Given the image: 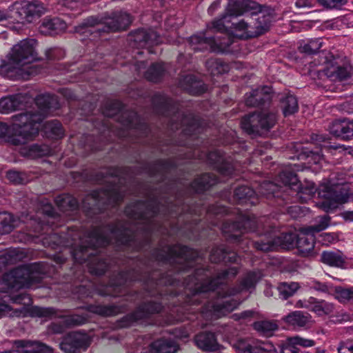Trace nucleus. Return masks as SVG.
<instances>
[{
	"instance_id": "1",
	"label": "nucleus",
	"mask_w": 353,
	"mask_h": 353,
	"mask_svg": "<svg viewBox=\"0 0 353 353\" xmlns=\"http://www.w3.org/2000/svg\"><path fill=\"white\" fill-rule=\"evenodd\" d=\"M272 20L270 11L252 0H229L225 14L214 21L210 28L223 36L213 38L208 32H200L190 37L188 43L194 51L228 53L233 37H257L268 30Z\"/></svg>"
},
{
	"instance_id": "2",
	"label": "nucleus",
	"mask_w": 353,
	"mask_h": 353,
	"mask_svg": "<svg viewBox=\"0 0 353 353\" xmlns=\"http://www.w3.org/2000/svg\"><path fill=\"white\" fill-rule=\"evenodd\" d=\"M237 272L236 268H230L220 272L215 279L196 288L197 292L194 294V301L200 299L203 293L216 294V300L208 302L205 305V310L210 312L212 317L220 318L233 311L242 302L241 300L234 296L241 292L254 289L256 283L262 277V274L259 271L250 272L244 276L239 286L229 289L227 285L228 280L230 278H234Z\"/></svg>"
},
{
	"instance_id": "3",
	"label": "nucleus",
	"mask_w": 353,
	"mask_h": 353,
	"mask_svg": "<svg viewBox=\"0 0 353 353\" xmlns=\"http://www.w3.org/2000/svg\"><path fill=\"white\" fill-rule=\"evenodd\" d=\"M55 103L57 99L53 96L49 94L39 95L35 99L39 112L16 114L13 116L10 125L0 122V137H8L14 145L24 144L32 140L38 134L44 116L54 108Z\"/></svg>"
},
{
	"instance_id": "4",
	"label": "nucleus",
	"mask_w": 353,
	"mask_h": 353,
	"mask_svg": "<svg viewBox=\"0 0 353 353\" xmlns=\"http://www.w3.org/2000/svg\"><path fill=\"white\" fill-rule=\"evenodd\" d=\"M43 273L40 263L15 268L0 278V292L8 293L9 299L14 303L29 305L31 299L28 294L19 293L14 295L13 293L21 288L33 287L34 283L42 279Z\"/></svg>"
},
{
	"instance_id": "5",
	"label": "nucleus",
	"mask_w": 353,
	"mask_h": 353,
	"mask_svg": "<svg viewBox=\"0 0 353 353\" xmlns=\"http://www.w3.org/2000/svg\"><path fill=\"white\" fill-rule=\"evenodd\" d=\"M34 39H24L14 45L7 56V61L0 66V74L10 79L24 78L34 73L30 65L37 59Z\"/></svg>"
},
{
	"instance_id": "6",
	"label": "nucleus",
	"mask_w": 353,
	"mask_h": 353,
	"mask_svg": "<svg viewBox=\"0 0 353 353\" xmlns=\"http://www.w3.org/2000/svg\"><path fill=\"white\" fill-rule=\"evenodd\" d=\"M318 197L321 199L316 205L325 212L336 208L339 204L345 203L349 197V187L346 181H335L334 178L325 180L317 190Z\"/></svg>"
},
{
	"instance_id": "7",
	"label": "nucleus",
	"mask_w": 353,
	"mask_h": 353,
	"mask_svg": "<svg viewBox=\"0 0 353 353\" xmlns=\"http://www.w3.org/2000/svg\"><path fill=\"white\" fill-rule=\"evenodd\" d=\"M275 122L276 115L264 111L243 117L241 125L248 134H261V130H268L272 128Z\"/></svg>"
},
{
	"instance_id": "8",
	"label": "nucleus",
	"mask_w": 353,
	"mask_h": 353,
	"mask_svg": "<svg viewBox=\"0 0 353 353\" xmlns=\"http://www.w3.org/2000/svg\"><path fill=\"white\" fill-rule=\"evenodd\" d=\"M11 11L21 19L32 21L39 18L47 11L45 5L37 0L17 1L11 6Z\"/></svg>"
},
{
	"instance_id": "9",
	"label": "nucleus",
	"mask_w": 353,
	"mask_h": 353,
	"mask_svg": "<svg viewBox=\"0 0 353 353\" xmlns=\"http://www.w3.org/2000/svg\"><path fill=\"white\" fill-rule=\"evenodd\" d=\"M255 225V221L245 215L241 214L238 221L223 224V232L227 234L230 241H241L240 236L245 232L251 231Z\"/></svg>"
},
{
	"instance_id": "10",
	"label": "nucleus",
	"mask_w": 353,
	"mask_h": 353,
	"mask_svg": "<svg viewBox=\"0 0 353 353\" xmlns=\"http://www.w3.org/2000/svg\"><path fill=\"white\" fill-rule=\"evenodd\" d=\"M297 236L293 233H283L280 236L274 238L273 240L268 241L264 243L263 241L248 242L257 250L268 252L281 247L283 249H290L296 245Z\"/></svg>"
},
{
	"instance_id": "11",
	"label": "nucleus",
	"mask_w": 353,
	"mask_h": 353,
	"mask_svg": "<svg viewBox=\"0 0 353 353\" xmlns=\"http://www.w3.org/2000/svg\"><path fill=\"white\" fill-rule=\"evenodd\" d=\"M322 72L332 81L353 82V67L350 64L339 65L328 63L322 70Z\"/></svg>"
},
{
	"instance_id": "12",
	"label": "nucleus",
	"mask_w": 353,
	"mask_h": 353,
	"mask_svg": "<svg viewBox=\"0 0 353 353\" xmlns=\"http://www.w3.org/2000/svg\"><path fill=\"white\" fill-rule=\"evenodd\" d=\"M89 336L81 332L68 334L60 344L61 349L68 353H73L77 350H85L90 345Z\"/></svg>"
},
{
	"instance_id": "13",
	"label": "nucleus",
	"mask_w": 353,
	"mask_h": 353,
	"mask_svg": "<svg viewBox=\"0 0 353 353\" xmlns=\"http://www.w3.org/2000/svg\"><path fill=\"white\" fill-rule=\"evenodd\" d=\"M14 348L10 351L1 353H52L50 347L38 341H15Z\"/></svg>"
},
{
	"instance_id": "14",
	"label": "nucleus",
	"mask_w": 353,
	"mask_h": 353,
	"mask_svg": "<svg viewBox=\"0 0 353 353\" xmlns=\"http://www.w3.org/2000/svg\"><path fill=\"white\" fill-rule=\"evenodd\" d=\"M133 39L139 48H147L149 53L152 51L150 48L154 45L159 44L161 41L159 36L153 30L139 29L134 32Z\"/></svg>"
},
{
	"instance_id": "15",
	"label": "nucleus",
	"mask_w": 353,
	"mask_h": 353,
	"mask_svg": "<svg viewBox=\"0 0 353 353\" xmlns=\"http://www.w3.org/2000/svg\"><path fill=\"white\" fill-rule=\"evenodd\" d=\"M296 245L301 254L304 256L311 255L314 247V233L307 231L306 228H303L297 236Z\"/></svg>"
},
{
	"instance_id": "16",
	"label": "nucleus",
	"mask_w": 353,
	"mask_h": 353,
	"mask_svg": "<svg viewBox=\"0 0 353 353\" xmlns=\"http://www.w3.org/2000/svg\"><path fill=\"white\" fill-rule=\"evenodd\" d=\"M272 88L269 86H263L252 90L245 99V103L248 106H258L270 101L272 99Z\"/></svg>"
},
{
	"instance_id": "17",
	"label": "nucleus",
	"mask_w": 353,
	"mask_h": 353,
	"mask_svg": "<svg viewBox=\"0 0 353 353\" xmlns=\"http://www.w3.org/2000/svg\"><path fill=\"white\" fill-rule=\"evenodd\" d=\"M194 343L200 350L206 352H214L220 349L215 335L212 332H201L194 338Z\"/></svg>"
},
{
	"instance_id": "18",
	"label": "nucleus",
	"mask_w": 353,
	"mask_h": 353,
	"mask_svg": "<svg viewBox=\"0 0 353 353\" xmlns=\"http://www.w3.org/2000/svg\"><path fill=\"white\" fill-rule=\"evenodd\" d=\"M66 28V23L60 18H45L39 26V31L45 35H54L63 32Z\"/></svg>"
},
{
	"instance_id": "19",
	"label": "nucleus",
	"mask_w": 353,
	"mask_h": 353,
	"mask_svg": "<svg viewBox=\"0 0 353 353\" xmlns=\"http://www.w3.org/2000/svg\"><path fill=\"white\" fill-rule=\"evenodd\" d=\"M284 321L293 328L309 326L313 323L310 314L301 311H294L284 317Z\"/></svg>"
},
{
	"instance_id": "20",
	"label": "nucleus",
	"mask_w": 353,
	"mask_h": 353,
	"mask_svg": "<svg viewBox=\"0 0 353 353\" xmlns=\"http://www.w3.org/2000/svg\"><path fill=\"white\" fill-rule=\"evenodd\" d=\"M232 347L239 353H265V348L253 339H238Z\"/></svg>"
},
{
	"instance_id": "21",
	"label": "nucleus",
	"mask_w": 353,
	"mask_h": 353,
	"mask_svg": "<svg viewBox=\"0 0 353 353\" xmlns=\"http://www.w3.org/2000/svg\"><path fill=\"white\" fill-rule=\"evenodd\" d=\"M321 261L330 266L345 268H347L346 258L341 252L325 251L321 254Z\"/></svg>"
},
{
	"instance_id": "22",
	"label": "nucleus",
	"mask_w": 353,
	"mask_h": 353,
	"mask_svg": "<svg viewBox=\"0 0 353 353\" xmlns=\"http://www.w3.org/2000/svg\"><path fill=\"white\" fill-rule=\"evenodd\" d=\"M181 87L192 94H200L206 90V85L193 75L185 76L181 82Z\"/></svg>"
},
{
	"instance_id": "23",
	"label": "nucleus",
	"mask_w": 353,
	"mask_h": 353,
	"mask_svg": "<svg viewBox=\"0 0 353 353\" xmlns=\"http://www.w3.org/2000/svg\"><path fill=\"white\" fill-rule=\"evenodd\" d=\"M311 300L310 311L315 313L318 316H330L334 312L335 307L333 303L314 297H312Z\"/></svg>"
},
{
	"instance_id": "24",
	"label": "nucleus",
	"mask_w": 353,
	"mask_h": 353,
	"mask_svg": "<svg viewBox=\"0 0 353 353\" xmlns=\"http://www.w3.org/2000/svg\"><path fill=\"white\" fill-rule=\"evenodd\" d=\"M179 350V345L170 339H160L151 345L152 353H175Z\"/></svg>"
},
{
	"instance_id": "25",
	"label": "nucleus",
	"mask_w": 353,
	"mask_h": 353,
	"mask_svg": "<svg viewBox=\"0 0 353 353\" xmlns=\"http://www.w3.org/2000/svg\"><path fill=\"white\" fill-rule=\"evenodd\" d=\"M239 258V256L235 252H227L222 248L213 250L210 256V259L213 263H219L221 261L236 263Z\"/></svg>"
},
{
	"instance_id": "26",
	"label": "nucleus",
	"mask_w": 353,
	"mask_h": 353,
	"mask_svg": "<svg viewBox=\"0 0 353 353\" xmlns=\"http://www.w3.org/2000/svg\"><path fill=\"white\" fill-rule=\"evenodd\" d=\"M131 22V17L128 13H115L112 16V32L124 30L130 26Z\"/></svg>"
},
{
	"instance_id": "27",
	"label": "nucleus",
	"mask_w": 353,
	"mask_h": 353,
	"mask_svg": "<svg viewBox=\"0 0 353 353\" xmlns=\"http://www.w3.org/2000/svg\"><path fill=\"white\" fill-rule=\"evenodd\" d=\"M21 97L18 95L3 97L0 99V113L8 114L20 107Z\"/></svg>"
},
{
	"instance_id": "28",
	"label": "nucleus",
	"mask_w": 353,
	"mask_h": 353,
	"mask_svg": "<svg viewBox=\"0 0 353 353\" xmlns=\"http://www.w3.org/2000/svg\"><path fill=\"white\" fill-rule=\"evenodd\" d=\"M45 134L52 139H60L63 136L61 124L57 120L49 121L43 125Z\"/></svg>"
},
{
	"instance_id": "29",
	"label": "nucleus",
	"mask_w": 353,
	"mask_h": 353,
	"mask_svg": "<svg viewBox=\"0 0 353 353\" xmlns=\"http://www.w3.org/2000/svg\"><path fill=\"white\" fill-rule=\"evenodd\" d=\"M291 171L283 170L278 176L277 182L283 184V185H294L298 182V178L294 171L300 170L299 165L294 164L291 168Z\"/></svg>"
},
{
	"instance_id": "30",
	"label": "nucleus",
	"mask_w": 353,
	"mask_h": 353,
	"mask_svg": "<svg viewBox=\"0 0 353 353\" xmlns=\"http://www.w3.org/2000/svg\"><path fill=\"white\" fill-rule=\"evenodd\" d=\"M216 183V179L212 178L210 174H204L196 179L192 184V188L196 192H201L207 190L209 187L214 185Z\"/></svg>"
},
{
	"instance_id": "31",
	"label": "nucleus",
	"mask_w": 353,
	"mask_h": 353,
	"mask_svg": "<svg viewBox=\"0 0 353 353\" xmlns=\"http://www.w3.org/2000/svg\"><path fill=\"white\" fill-rule=\"evenodd\" d=\"M281 107L285 117L295 113L299 109L296 98L291 94H286L281 100Z\"/></svg>"
},
{
	"instance_id": "32",
	"label": "nucleus",
	"mask_w": 353,
	"mask_h": 353,
	"mask_svg": "<svg viewBox=\"0 0 353 353\" xmlns=\"http://www.w3.org/2000/svg\"><path fill=\"white\" fill-rule=\"evenodd\" d=\"M206 67L212 75L223 74L229 70L228 64L216 58H211L208 60Z\"/></svg>"
},
{
	"instance_id": "33",
	"label": "nucleus",
	"mask_w": 353,
	"mask_h": 353,
	"mask_svg": "<svg viewBox=\"0 0 353 353\" xmlns=\"http://www.w3.org/2000/svg\"><path fill=\"white\" fill-rule=\"evenodd\" d=\"M165 71V67L163 63H157L152 64L145 74V78L152 82L159 81Z\"/></svg>"
},
{
	"instance_id": "34",
	"label": "nucleus",
	"mask_w": 353,
	"mask_h": 353,
	"mask_svg": "<svg viewBox=\"0 0 353 353\" xmlns=\"http://www.w3.org/2000/svg\"><path fill=\"white\" fill-rule=\"evenodd\" d=\"M255 191L248 186H240L235 190L234 196L241 202L250 201V203L254 204V201H252V197L255 195Z\"/></svg>"
},
{
	"instance_id": "35",
	"label": "nucleus",
	"mask_w": 353,
	"mask_h": 353,
	"mask_svg": "<svg viewBox=\"0 0 353 353\" xmlns=\"http://www.w3.org/2000/svg\"><path fill=\"white\" fill-rule=\"evenodd\" d=\"M300 287L299 283L296 282H284L279 285L278 290L282 298L286 299L294 295Z\"/></svg>"
},
{
	"instance_id": "36",
	"label": "nucleus",
	"mask_w": 353,
	"mask_h": 353,
	"mask_svg": "<svg viewBox=\"0 0 353 353\" xmlns=\"http://www.w3.org/2000/svg\"><path fill=\"white\" fill-rule=\"evenodd\" d=\"M55 202L62 211L67 210L68 207L70 209H74L77 207V199L68 194H63L57 196L55 199Z\"/></svg>"
},
{
	"instance_id": "37",
	"label": "nucleus",
	"mask_w": 353,
	"mask_h": 353,
	"mask_svg": "<svg viewBox=\"0 0 353 353\" xmlns=\"http://www.w3.org/2000/svg\"><path fill=\"white\" fill-rule=\"evenodd\" d=\"M254 329L261 334L270 336L277 330L278 325L276 323L270 321L256 322L254 324Z\"/></svg>"
},
{
	"instance_id": "38",
	"label": "nucleus",
	"mask_w": 353,
	"mask_h": 353,
	"mask_svg": "<svg viewBox=\"0 0 353 353\" xmlns=\"http://www.w3.org/2000/svg\"><path fill=\"white\" fill-rule=\"evenodd\" d=\"M102 24V20L97 17H91L86 19L80 26L76 28L75 31L80 33H85L87 32H92L91 28L96 26H99Z\"/></svg>"
},
{
	"instance_id": "39",
	"label": "nucleus",
	"mask_w": 353,
	"mask_h": 353,
	"mask_svg": "<svg viewBox=\"0 0 353 353\" xmlns=\"http://www.w3.org/2000/svg\"><path fill=\"white\" fill-rule=\"evenodd\" d=\"M323 150H327V148L324 145H321V151H313L308 148H305L304 153L306 154L307 158L308 159V163L321 165L322 162L324 161L323 155L322 154V151Z\"/></svg>"
},
{
	"instance_id": "40",
	"label": "nucleus",
	"mask_w": 353,
	"mask_h": 353,
	"mask_svg": "<svg viewBox=\"0 0 353 353\" xmlns=\"http://www.w3.org/2000/svg\"><path fill=\"white\" fill-rule=\"evenodd\" d=\"M334 296L341 303L353 301V286L346 288L341 287L336 288Z\"/></svg>"
},
{
	"instance_id": "41",
	"label": "nucleus",
	"mask_w": 353,
	"mask_h": 353,
	"mask_svg": "<svg viewBox=\"0 0 353 353\" xmlns=\"http://www.w3.org/2000/svg\"><path fill=\"white\" fill-rule=\"evenodd\" d=\"M0 225L2 233H9L15 226L12 214L7 212L1 213Z\"/></svg>"
},
{
	"instance_id": "42",
	"label": "nucleus",
	"mask_w": 353,
	"mask_h": 353,
	"mask_svg": "<svg viewBox=\"0 0 353 353\" xmlns=\"http://www.w3.org/2000/svg\"><path fill=\"white\" fill-rule=\"evenodd\" d=\"M330 218L327 215L319 216L316 219V224L312 226L306 228L307 231L312 233L319 232L325 230L330 225Z\"/></svg>"
},
{
	"instance_id": "43",
	"label": "nucleus",
	"mask_w": 353,
	"mask_h": 353,
	"mask_svg": "<svg viewBox=\"0 0 353 353\" xmlns=\"http://www.w3.org/2000/svg\"><path fill=\"white\" fill-rule=\"evenodd\" d=\"M316 188L313 183H309L305 187H302L297 195L302 202H307L316 193Z\"/></svg>"
},
{
	"instance_id": "44",
	"label": "nucleus",
	"mask_w": 353,
	"mask_h": 353,
	"mask_svg": "<svg viewBox=\"0 0 353 353\" xmlns=\"http://www.w3.org/2000/svg\"><path fill=\"white\" fill-rule=\"evenodd\" d=\"M322 43L320 39H312L309 41L307 43L301 44L299 49L301 52L307 54H314L319 51L321 48Z\"/></svg>"
},
{
	"instance_id": "45",
	"label": "nucleus",
	"mask_w": 353,
	"mask_h": 353,
	"mask_svg": "<svg viewBox=\"0 0 353 353\" xmlns=\"http://www.w3.org/2000/svg\"><path fill=\"white\" fill-rule=\"evenodd\" d=\"M280 187L281 184L265 181L260 185L259 192L266 196L269 194H273L274 196Z\"/></svg>"
},
{
	"instance_id": "46",
	"label": "nucleus",
	"mask_w": 353,
	"mask_h": 353,
	"mask_svg": "<svg viewBox=\"0 0 353 353\" xmlns=\"http://www.w3.org/2000/svg\"><path fill=\"white\" fill-rule=\"evenodd\" d=\"M344 125L345 119L334 121L329 126V130L334 136L343 139Z\"/></svg>"
},
{
	"instance_id": "47",
	"label": "nucleus",
	"mask_w": 353,
	"mask_h": 353,
	"mask_svg": "<svg viewBox=\"0 0 353 353\" xmlns=\"http://www.w3.org/2000/svg\"><path fill=\"white\" fill-rule=\"evenodd\" d=\"M32 312L39 317L52 318L57 316V311L51 307H33Z\"/></svg>"
},
{
	"instance_id": "48",
	"label": "nucleus",
	"mask_w": 353,
	"mask_h": 353,
	"mask_svg": "<svg viewBox=\"0 0 353 353\" xmlns=\"http://www.w3.org/2000/svg\"><path fill=\"white\" fill-rule=\"evenodd\" d=\"M140 310H145V313L141 315L137 313L136 314L137 319L145 317L148 314L159 312L161 310V306L157 303H149L143 305Z\"/></svg>"
},
{
	"instance_id": "49",
	"label": "nucleus",
	"mask_w": 353,
	"mask_h": 353,
	"mask_svg": "<svg viewBox=\"0 0 353 353\" xmlns=\"http://www.w3.org/2000/svg\"><path fill=\"white\" fill-rule=\"evenodd\" d=\"M290 341L294 345L295 347L299 345L303 347H312L315 345V342L313 340L302 338L299 336L290 337Z\"/></svg>"
},
{
	"instance_id": "50",
	"label": "nucleus",
	"mask_w": 353,
	"mask_h": 353,
	"mask_svg": "<svg viewBox=\"0 0 353 353\" xmlns=\"http://www.w3.org/2000/svg\"><path fill=\"white\" fill-rule=\"evenodd\" d=\"M8 179L14 183L19 184L26 182L24 174L16 170H10L7 172Z\"/></svg>"
},
{
	"instance_id": "51",
	"label": "nucleus",
	"mask_w": 353,
	"mask_h": 353,
	"mask_svg": "<svg viewBox=\"0 0 353 353\" xmlns=\"http://www.w3.org/2000/svg\"><path fill=\"white\" fill-rule=\"evenodd\" d=\"M319 3L325 8L333 9L339 8L345 5L347 0H318Z\"/></svg>"
},
{
	"instance_id": "52",
	"label": "nucleus",
	"mask_w": 353,
	"mask_h": 353,
	"mask_svg": "<svg viewBox=\"0 0 353 353\" xmlns=\"http://www.w3.org/2000/svg\"><path fill=\"white\" fill-rule=\"evenodd\" d=\"M172 253H174L176 257L187 259V253L189 252V248L186 246L177 245L170 249Z\"/></svg>"
},
{
	"instance_id": "53",
	"label": "nucleus",
	"mask_w": 353,
	"mask_h": 353,
	"mask_svg": "<svg viewBox=\"0 0 353 353\" xmlns=\"http://www.w3.org/2000/svg\"><path fill=\"white\" fill-rule=\"evenodd\" d=\"M45 146L34 145L30 148V151L28 155L31 157H36L48 154V152L43 148Z\"/></svg>"
},
{
	"instance_id": "54",
	"label": "nucleus",
	"mask_w": 353,
	"mask_h": 353,
	"mask_svg": "<svg viewBox=\"0 0 353 353\" xmlns=\"http://www.w3.org/2000/svg\"><path fill=\"white\" fill-rule=\"evenodd\" d=\"M310 288L321 292H328L330 286L325 283H321L316 280L311 281L309 283Z\"/></svg>"
},
{
	"instance_id": "55",
	"label": "nucleus",
	"mask_w": 353,
	"mask_h": 353,
	"mask_svg": "<svg viewBox=\"0 0 353 353\" xmlns=\"http://www.w3.org/2000/svg\"><path fill=\"white\" fill-rule=\"evenodd\" d=\"M352 138H353V120L345 119L343 139H350Z\"/></svg>"
},
{
	"instance_id": "56",
	"label": "nucleus",
	"mask_w": 353,
	"mask_h": 353,
	"mask_svg": "<svg viewBox=\"0 0 353 353\" xmlns=\"http://www.w3.org/2000/svg\"><path fill=\"white\" fill-rule=\"evenodd\" d=\"M280 353H299V349L294 346L292 341H290L288 338L285 343L282 345Z\"/></svg>"
},
{
	"instance_id": "57",
	"label": "nucleus",
	"mask_w": 353,
	"mask_h": 353,
	"mask_svg": "<svg viewBox=\"0 0 353 353\" xmlns=\"http://www.w3.org/2000/svg\"><path fill=\"white\" fill-rule=\"evenodd\" d=\"M321 243L325 245H329L330 243H334L337 237L334 233H324L321 235Z\"/></svg>"
},
{
	"instance_id": "58",
	"label": "nucleus",
	"mask_w": 353,
	"mask_h": 353,
	"mask_svg": "<svg viewBox=\"0 0 353 353\" xmlns=\"http://www.w3.org/2000/svg\"><path fill=\"white\" fill-rule=\"evenodd\" d=\"M90 268V272L92 274L100 275V274H103L105 272V270L107 269V265L104 262L99 261V268H94V267L91 266Z\"/></svg>"
},
{
	"instance_id": "59",
	"label": "nucleus",
	"mask_w": 353,
	"mask_h": 353,
	"mask_svg": "<svg viewBox=\"0 0 353 353\" xmlns=\"http://www.w3.org/2000/svg\"><path fill=\"white\" fill-rule=\"evenodd\" d=\"M311 299H312V296H310L307 299L299 300V301L296 302V306L297 307L305 308L310 311L311 307H312V300Z\"/></svg>"
},
{
	"instance_id": "60",
	"label": "nucleus",
	"mask_w": 353,
	"mask_h": 353,
	"mask_svg": "<svg viewBox=\"0 0 353 353\" xmlns=\"http://www.w3.org/2000/svg\"><path fill=\"white\" fill-rule=\"evenodd\" d=\"M93 312L102 316H108L110 314V308L98 305L94 307Z\"/></svg>"
},
{
	"instance_id": "61",
	"label": "nucleus",
	"mask_w": 353,
	"mask_h": 353,
	"mask_svg": "<svg viewBox=\"0 0 353 353\" xmlns=\"http://www.w3.org/2000/svg\"><path fill=\"white\" fill-rule=\"evenodd\" d=\"M11 307L3 303H0V318L7 315H11Z\"/></svg>"
},
{
	"instance_id": "62",
	"label": "nucleus",
	"mask_w": 353,
	"mask_h": 353,
	"mask_svg": "<svg viewBox=\"0 0 353 353\" xmlns=\"http://www.w3.org/2000/svg\"><path fill=\"white\" fill-rule=\"evenodd\" d=\"M314 0H296L295 6L298 8H310L313 5Z\"/></svg>"
},
{
	"instance_id": "63",
	"label": "nucleus",
	"mask_w": 353,
	"mask_h": 353,
	"mask_svg": "<svg viewBox=\"0 0 353 353\" xmlns=\"http://www.w3.org/2000/svg\"><path fill=\"white\" fill-rule=\"evenodd\" d=\"M348 350L351 352V353H353V345H349L347 343L345 342L340 343L339 347H337V350L339 353H344V350Z\"/></svg>"
},
{
	"instance_id": "64",
	"label": "nucleus",
	"mask_w": 353,
	"mask_h": 353,
	"mask_svg": "<svg viewBox=\"0 0 353 353\" xmlns=\"http://www.w3.org/2000/svg\"><path fill=\"white\" fill-rule=\"evenodd\" d=\"M42 210H43V213L48 216H54V208H52V206L51 205H50L48 203H46L44 205Z\"/></svg>"
}]
</instances>
